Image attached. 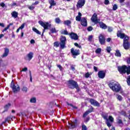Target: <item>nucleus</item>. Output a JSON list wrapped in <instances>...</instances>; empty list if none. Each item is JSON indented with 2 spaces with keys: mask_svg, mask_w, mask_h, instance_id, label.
I'll return each instance as SVG.
<instances>
[{
  "mask_svg": "<svg viewBox=\"0 0 130 130\" xmlns=\"http://www.w3.org/2000/svg\"><path fill=\"white\" fill-rule=\"evenodd\" d=\"M117 37H120L121 39H123V46L124 49H129V43L128 42V40L129 38L127 37V36L125 35V34L122 33L121 30H118L117 33Z\"/></svg>",
  "mask_w": 130,
  "mask_h": 130,
  "instance_id": "obj_1",
  "label": "nucleus"
},
{
  "mask_svg": "<svg viewBox=\"0 0 130 130\" xmlns=\"http://www.w3.org/2000/svg\"><path fill=\"white\" fill-rule=\"evenodd\" d=\"M109 86L110 89L114 91V92H119L121 89V86L120 85L114 81H111L109 84Z\"/></svg>",
  "mask_w": 130,
  "mask_h": 130,
  "instance_id": "obj_2",
  "label": "nucleus"
},
{
  "mask_svg": "<svg viewBox=\"0 0 130 130\" xmlns=\"http://www.w3.org/2000/svg\"><path fill=\"white\" fill-rule=\"evenodd\" d=\"M118 71L120 74H125V73H126L127 75H129L130 66H128V67L125 66L118 67Z\"/></svg>",
  "mask_w": 130,
  "mask_h": 130,
  "instance_id": "obj_3",
  "label": "nucleus"
},
{
  "mask_svg": "<svg viewBox=\"0 0 130 130\" xmlns=\"http://www.w3.org/2000/svg\"><path fill=\"white\" fill-rule=\"evenodd\" d=\"M68 87L70 88V89H78V87H79V85L77 82L74 80H69L68 81Z\"/></svg>",
  "mask_w": 130,
  "mask_h": 130,
  "instance_id": "obj_4",
  "label": "nucleus"
},
{
  "mask_svg": "<svg viewBox=\"0 0 130 130\" xmlns=\"http://www.w3.org/2000/svg\"><path fill=\"white\" fill-rule=\"evenodd\" d=\"M39 24L43 27L45 30L48 29V28H50L51 27V23H49L48 22H43L42 21H39Z\"/></svg>",
  "mask_w": 130,
  "mask_h": 130,
  "instance_id": "obj_5",
  "label": "nucleus"
},
{
  "mask_svg": "<svg viewBox=\"0 0 130 130\" xmlns=\"http://www.w3.org/2000/svg\"><path fill=\"white\" fill-rule=\"evenodd\" d=\"M11 87L12 88L14 93H16V92H18V91H20V86L18 84H15L13 81L11 84Z\"/></svg>",
  "mask_w": 130,
  "mask_h": 130,
  "instance_id": "obj_6",
  "label": "nucleus"
},
{
  "mask_svg": "<svg viewBox=\"0 0 130 130\" xmlns=\"http://www.w3.org/2000/svg\"><path fill=\"white\" fill-rule=\"evenodd\" d=\"M66 41H67V38L64 36H61L60 38V46L61 49L66 48Z\"/></svg>",
  "mask_w": 130,
  "mask_h": 130,
  "instance_id": "obj_7",
  "label": "nucleus"
},
{
  "mask_svg": "<svg viewBox=\"0 0 130 130\" xmlns=\"http://www.w3.org/2000/svg\"><path fill=\"white\" fill-rule=\"evenodd\" d=\"M85 2L86 1L85 0H79L76 5L77 8L80 9L81 8L84 7Z\"/></svg>",
  "mask_w": 130,
  "mask_h": 130,
  "instance_id": "obj_8",
  "label": "nucleus"
},
{
  "mask_svg": "<svg viewBox=\"0 0 130 130\" xmlns=\"http://www.w3.org/2000/svg\"><path fill=\"white\" fill-rule=\"evenodd\" d=\"M106 74L104 71H100L98 72V76L100 79H104Z\"/></svg>",
  "mask_w": 130,
  "mask_h": 130,
  "instance_id": "obj_9",
  "label": "nucleus"
},
{
  "mask_svg": "<svg viewBox=\"0 0 130 130\" xmlns=\"http://www.w3.org/2000/svg\"><path fill=\"white\" fill-rule=\"evenodd\" d=\"M91 20L93 23L97 24L98 23V17H97V14L94 13L92 16L91 17Z\"/></svg>",
  "mask_w": 130,
  "mask_h": 130,
  "instance_id": "obj_10",
  "label": "nucleus"
},
{
  "mask_svg": "<svg viewBox=\"0 0 130 130\" xmlns=\"http://www.w3.org/2000/svg\"><path fill=\"white\" fill-rule=\"evenodd\" d=\"M69 35L71 39H73L74 40H78V39H79V36H78V35L75 32H71V34H69Z\"/></svg>",
  "mask_w": 130,
  "mask_h": 130,
  "instance_id": "obj_11",
  "label": "nucleus"
},
{
  "mask_svg": "<svg viewBox=\"0 0 130 130\" xmlns=\"http://www.w3.org/2000/svg\"><path fill=\"white\" fill-rule=\"evenodd\" d=\"M99 40L102 45L105 44V37H104L102 35H100L99 37Z\"/></svg>",
  "mask_w": 130,
  "mask_h": 130,
  "instance_id": "obj_12",
  "label": "nucleus"
},
{
  "mask_svg": "<svg viewBox=\"0 0 130 130\" xmlns=\"http://www.w3.org/2000/svg\"><path fill=\"white\" fill-rule=\"evenodd\" d=\"M81 24L82 26H83V27H87L88 25L87 22V19L85 17H83L81 19V20L80 21Z\"/></svg>",
  "mask_w": 130,
  "mask_h": 130,
  "instance_id": "obj_13",
  "label": "nucleus"
},
{
  "mask_svg": "<svg viewBox=\"0 0 130 130\" xmlns=\"http://www.w3.org/2000/svg\"><path fill=\"white\" fill-rule=\"evenodd\" d=\"M33 55H34V54L32 52H30L28 54L26 55V58L27 59V60H31L32 58H33Z\"/></svg>",
  "mask_w": 130,
  "mask_h": 130,
  "instance_id": "obj_14",
  "label": "nucleus"
},
{
  "mask_svg": "<svg viewBox=\"0 0 130 130\" xmlns=\"http://www.w3.org/2000/svg\"><path fill=\"white\" fill-rule=\"evenodd\" d=\"M68 126L69 128H75V127L77 126V119L75 120L74 124H73V123L69 122Z\"/></svg>",
  "mask_w": 130,
  "mask_h": 130,
  "instance_id": "obj_15",
  "label": "nucleus"
},
{
  "mask_svg": "<svg viewBox=\"0 0 130 130\" xmlns=\"http://www.w3.org/2000/svg\"><path fill=\"white\" fill-rule=\"evenodd\" d=\"M89 102H90L91 104L93 105V106H99V103L94 100L93 99H91L89 101Z\"/></svg>",
  "mask_w": 130,
  "mask_h": 130,
  "instance_id": "obj_16",
  "label": "nucleus"
},
{
  "mask_svg": "<svg viewBox=\"0 0 130 130\" xmlns=\"http://www.w3.org/2000/svg\"><path fill=\"white\" fill-rule=\"evenodd\" d=\"M93 109H94L93 108V107H91V108L89 109H88L84 113L83 117H86V116H87V115H88L89 113H91V112H92Z\"/></svg>",
  "mask_w": 130,
  "mask_h": 130,
  "instance_id": "obj_17",
  "label": "nucleus"
},
{
  "mask_svg": "<svg viewBox=\"0 0 130 130\" xmlns=\"http://www.w3.org/2000/svg\"><path fill=\"white\" fill-rule=\"evenodd\" d=\"M93 109H94L93 108V107H91V108L89 109H88L84 113L83 117H86V116H87V115H88L89 113H91V112H92Z\"/></svg>",
  "mask_w": 130,
  "mask_h": 130,
  "instance_id": "obj_18",
  "label": "nucleus"
},
{
  "mask_svg": "<svg viewBox=\"0 0 130 130\" xmlns=\"http://www.w3.org/2000/svg\"><path fill=\"white\" fill-rule=\"evenodd\" d=\"M71 53L73 55H79V54H80V53H79V50H74L73 48L71 49Z\"/></svg>",
  "mask_w": 130,
  "mask_h": 130,
  "instance_id": "obj_19",
  "label": "nucleus"
},
{
  "mask_svg": "<svg viewBox=\"0 0 130 130\" xmlns=\"http://www.w3.org/2000/svg\"><path fill=\"white\" fill-rule=\"evenodd\" d=\"M12 119H13V116H8L5 119V121L3 122V124H5L6 122H9V121H11V120H12Z\"/></svg>",
  "mask_w": 130,
  "mask_h": 130,
  "instance_id": "obj_20",
  "label": "nucleus"
},
{
  "mask_svg": "<svg viewBox=\"0 0 130 130\" xmlns=\"http://www.w3.org/2000/svg\"><path fill=\"white\" fill-rule=\"evenodd\" d=\"M76 20L78 22H81L82 20V13L81 12H78V16H76Z\"/></svg>",
  "mask_w": 130,
  "mask_h": 130,
  "instance_id": "obj_21",
  "label": "nucleus"
},
{
  "mask_svg": "<svg viewBox=\"0 0 130 130\" xmlns=\"http://www.w3.org/2000/svg\"><path fill=\"white\" fill-rule=\"evenodd\" d=\"M100 27L102 28V29H107V25L102 22L100 23Z\"/></svg>",
  "mask_w": 130,
  "mask_h": 130,
  "instance_id": "obj_22",
  "label": "nucleus"
},
{
  "mask_svg": "<svg viewBox=\"0 0 130 130\" xmlns=\"http://www.w3.org/2000/svg\"><path fill=\"white\" fill-rule=\"evenodd\" d=\"M18 12L16 11H13L11 13L12 17L13 18H14V19L18 18Z\"/></svg>",
  "mask_w": 130,
  "mask_h": 130,
  "instance_id": "obj_23",
  "label": "nucleus"
},
{
  "mask_svg": "<svg viewBox=\"0 0 130 130\" xmlns=\"http://www.w3.org/2000/svg\"><path fill=\"white\" fill-rule=\"evenodd\" d=\"M10 50H9V49H5V52L4 53V54L3 55L2 57H5L6 56H8V54H9V52Z\"/></svg>",
  "mask_w": 130,
  "mask_h": 130,
  "instance_id": "obj_24",
  "label": "nucleus"
},
{
  "mask_svg": "<svg viewBox=\"0 0 130 130\" xmlns=\"http://www.w3.org/2000/svg\"><path fill=\"white\" fill-rule=\"evenodd\" d=\"M32 30H33V31L37 33V34H39V35H41V32H40L39 30H38V29H37V28H36L35 27H33Z\"/></svg>",
  "mask_w": 130,
  "mask_h": 130,
  "instance_id": "obj_25",
  "label": "nucleus"
},
{
  "mask_svg": "<svg viewBox=\"0 0 130 130\" xmlns=\"http://www.w3.org/2000/svg\"><path fill=\"white\" fill-rule=\"evenodd\" d=\"M11 107V104H8L4 107L5 111H8L9 108Z\"/></svg>",
  "mask_w": 130,
  "mask_h": 130,
  "instance_id": "obj_26",
  "label": "nucleus"
},
{
  "mask_svg": "<svg viewBox=\"0 0 130 130\" xmlns=\"http://www.w3.org/2000/svg\"><path fill=\"white\" fill-rule=\"evenodd\" d=\"M71 23L72 22H71V20H68L64 21V22H63V24L64 25H67V26H70V25H71Z\"/></svg>",
  "mask_w": 130,
  "mask_h": 130,
  "instance_id": "obj_27",
  "label": "nucleus"
},
{
  "mask_svg": "<svg viewBox=\"0 0 130 130\" xmlns=\"http://www.w3.org/2000/svg\"><path fill=\"white\" fill-rule=\"evenodd\" d=\"M53 44H54V47L57 48L59 46V45H60V43L59 42L56 41V42H55Z\"/></svg>",
  "mask_w": 130,
  "mask_h": 130,
  "instance_id": "obj_28",
  "label": "nucleus"
},
{
  "mask_svg": "<svg viewBox=\"0 0 130 130\" xmlns=\"http://www.w3.org/2000/svg\"><path fill=\"white\" fill-rule=\"evenodd\" d=\"M49 3L51 6H56V2H55L54 0H50Z\"/></svg>",
  "mask_w": 130,
  "mask_h": 130,
  "instance_id": "obj_29",
  "label": "nucleus"
},
{
  "mask_svg": "<svg viewBox=\"0 0 130 130\" xmlns=\"http://www.w3.org/2000/svg\"><path fill=\"white\" fill-rule=\"evenodd\" d=\"M116 98L119 101H122V96L119 94H116Z\"/></svg>",
  "mask_w": 130,
  "mask_h": 130,
  "instance_id": "obj_30",
  "label": "nucleus"
},
{
  "mask_svg": "<svg viewBox=\"0 0 130 130\" xmlns=\"http://www.w3.org/2000/svg\"><path fill=\"white\" fill-rule=\"evenodd\" d=\"M22 91H23V92H24L25 93H27L28 91V88L26 86H23L22 88Z\"/></svg>",
  "mask_w": 130,
  "mask_h": 130,
  "instance_id": "obj_31",
  "label": "nucleus"
},
{
  "mask_svg": "<svg viewBox=\"0 0 130 130\" xmlns=\"http://www.w3.org/2000/svg\"><path fill=\"white\" fill-rule=\"evenodd\" d=\"M117 123L118 124H121L122 125L123 123H122V120H121L120 118H118L117 119Z\"/></svg>",
  "mask_w": 130,
  "mask_h": 130,
  "instance_id": "obj_32",
  "label": "nucleus"
},
{
  "mask_svg": "<svg viewBox=\"0 0 130 130\" xmlns=\"http://www.w3.org/2000/svg\"><path fill=\"white\" fill-rule=\"evenodd\" d=\"M115 54L116 56H121V54L120 53V52H119V50H117Z\"/></svg>",
  "mask_w": 130,
  "mask_h": 130,
  "instance_id": "obj_33",
  "label": "nucleus"
},
{
  "mask_svg": "<svg viewBox=\"0 0 130 130\" xmlns=\"http://www.w3.org/2000/svg\"><path fill=\"white\" fill-rule=\"evenodd\" d=\"M30 103H35L36 102V98H32L30 100Z\"/></svg>",
  "mask_w": 130,
  "mask_h": 130,
  "instance_id": "obj_34",
  "label": "nucleus"
},
{
  "mask_svg": "<svg viewBox=\"0 0 130 130\" xmlns=\"http://www.w3.org/2000/svg\"><path fill=\"white\" fill-rule=\"evenodd\" d=\"M50 31L51 32V33H57V30H56V29H55V28H52L50 29Z\"/></svg>",
  "mask_w": 130,
  "mask_h": 130,
  "instance_id": "obj_35",
  "label": "nucleus"
},
{
  "mask_svg": "<svg viewBox=\"0 0 130 130\" xmlns=\"http://www.w3.org/2000/svg\"><path fill=\"white\" fill-rule=\"evenodd\" d=\"M61 33L63 35H69L70 34H69V32H68V30H64L62 31Z\"/></svg>",
  "mask_w": 130,
  "mask_h": 130,
  "instance_id": "obj_36",
  "label": "nucleus"
},
{
  "mask_svg": "<svg viewBox=\"0 0 130 130\" xmlns=\"http://www.w3.org/2000/svg\"><path fill=\"white\" fill-rule=\"evenodd\" d=\"M28 8L29 10H30L31 11H32L35 9V6H34V5H33V4H32L31 6H28Z\"/></svg>",
  "mask_w": 130,
  "mask_h": 130,
  "instance_id": "obj_37",
  "label": "nucleus"
},
{
  "mask_svg": "<svg viewBox=\"0 0 130 130\" xmlns=\"http://www.w3.org/2000/svg\"><path fill=\"white\" fill-rule=\"evenodd\" d=\"M108 120L110 121L111 122H113L114 119L111 116H109Z\"/></svg>",
  "mask_w": 130,
  "mask_h": 130,
  "instance_id": "obj_38",
  "label": "nucleus"
},
{
  "mask_svg": "<svg viewBox=\"0 0 130 130\" xmlns=\"http://www.w3.org/2000/svg\"><path fill=\"white\" fill-rule=\"evenodd\" d=\"M55 22L56 24H59V23H60V19L59 18H57L55 19Z\"/></svg>",
  "mask_w": 130,
  "mask_h": 130,
  "instance_id": "obj_39",
  "label": "nucleus"
},
{
  "mask_svg": "<svg viewBox=\"0 0 130 130\" xmlns=\"http://www.w3.org/2000/svg\"><path fill=\"white\" fill-rule=\"evenodd\" d=\"M117 5L116 4H114L113 6V11H116L117 10Z\"/></svg>",
  "mask_w": 130,
  "mask_h": 130,
  "instance_id": "obj_40",
  "label": "nucleus"
},
{
  "mask_svg": "<svg viewBox=\"0 0 130 130\" xmlns=\"http://www.w3.org/2000/svg\"><path fill=\"white\" fill-rule=\"evenodd\" d=\"M100 52H101V48H98V49L95 50V53H97L98 54H99V53H100Z\"/></svg>",
  "mask_w": 130,
  "mask_h": 130,
  "instance_id": "obj_41",
  "label": "nucleus"
},
{
  "mask_svg": "<svg viewBox=\"0 0 130 130\" xmlns=\"http://www.w3.org/2000/svg\"><path fill=\"white\" fill-rule=\"evenodd\" d=\"M127 84L128 86H130V75L127 78Z\"/></svg>",
  "mask_w": 130,
  "mask_h": 130,
  "instance_id": "obj_42",
  "label": "nucleus"
},
{
  "mask_svg": "<svg viewBox=\"0 0 130 130\" xmlns=\"http://www.w3.org/2000/svg\"><path fill=\"white\" fill-rule=\"evenodd\" d=\"M67 104H68V105H69L70 106H71V107H72V108H73V109H77L76 107L75 106H74V105H73L72 104H69V103H68Z\"/></svg>",
  "mask_w": 130,
  "mask_h": 130,
  "instance_id": "obj_43",
  "label": "nucleus"
},
{
  "mask_svg": "<svg viewBox=\"0 0 130 130\" xmlns=\"http://www.w3.org/2000/svg\"><path fill=\"white\" fill-rule=\"evenodd\" d=\"M92 39H93V36L92 35L89 36L88 39V41L89 42L92 41Z\"/></svg>",
  "mask_w": 130,
  "mask_h": 130,
  "instance_id": "obj_44",
  "label": "nucleus"
},
{
  "mask_svg": "<svg viewBox=\"0 0 130 130\" xmlns=\"http://www.w3.org/2000/svg\"><path fill=\"white\" fill-rule=\"evenodd\" d=\"M113 30V28H112V27H109V26L108 27V32H112Z\"/></svg>",
  "mask_w": 130,
  "mask_h": 130,
  "instance_id": "obj_45",
  "label": "nucleus"
},
{
  "mask_svg": "<svg viewBox=\"0 0 130 130\" xmlns=\"http://www.w3.org/2000/svg\"><path fill=\"white\" fill-rule=\"evenodd\" d=\"M90 76H91V74H89V72H87L85 74V78H89V77H90Z\"/></svg>",
  "mask_w": 130,
  "mask_h": 130,
  "instance_id": "obj_46",
  "label": "nucleus"
},
{
  "mask_svg": "<svg viewBox=\"0 0 130 130\" xmlns=\"http://www.w3.org/2000/svg\"><path fill=\"white\" fill-rule=\"evenodd\" d=\"M57 68H58L59 69L60 71L63 70V68H62V67H61V66H60L59 64H57Z\"/></svg>",
  "mask_w": 130,
  "mask_h": 130,
  "instance_id": "obj_47",
  "label": "nucleus"
},
{
  "mask_svg": "<svg viewBox=\"0 0 130 130\" xmlns=\"http://www.w3.org/2000/svg\"><path fill=\"white\" fill-rule=\"evenodd\" d=\"M107 52H108V53H110V51H111V48H110V47H107Z\"/></svg>",
  "mask_w": 130,
  "mask_h": 130,
  "instance_id": "obj_48",
  "label": "nucleus"
},
{
  "mask_svg": "<svg viewBox=\"0 0 130 130\" xmlns=\"http://www.w3.org/2000/svg\"><path fill=\"white\" fill-rule=\"evenodd\" d=\"M82 130H87V126H86V125L83 124L82 126Z\"/></svg>",
  "mask_w": 130,
  "mask_h": 130,
  "instance_id": "obj_49",
  "label": "nucleus"
},
{
  "mask_svg": "<svg viewBox=\"0 0 130 130\" xmlns=\"http://www.w3.org/2000/svg\"><path fill=\"white\" fill-rule=\"evenodd\" d=\"M25 27V23L22 24L21 26H20L19 28L20 30H22V29H24V27Z\"/></svg>",
  "mask_w": 130,
  "mask_h": 130,
  "instance_id": "obj_50",
  "label": "nucleus"
},
{
  "mask_svg": "<svg viewBox=\"0 0 130 130\" xmlns=\"http://www.w3.org/2000/svg\"><path fill=\"white\" fill-rule=\"evenodd\" d=\"M74 45L77 47H78V48H82V46L79 45L78 43H74Z\"/></svg>",
  "mask_w": 130,
  "mask_h": 130,
  "instance_id": "obj_51",
  "label": "nucleus"
},
{
  "mask_svg": "<svg viewBox=\"0 0 130 130\" xmlns=\"http://www.w3.org/2000/svg\"><path fill=\"white\" fill-rule=\"evenodd\" d=\"M92 30H93V27H92V26H88L87 27V30H88L89 31H92Z\"/></svg>",
  "mask_w": 130,
  "mask_h": 130,
  "instance_id": "obj_52",
  "label": "nucleus"
},
{
  "mask_svg": "<svg viewBox=\"0 0 130 130\" xmlns=\"http://www.w3.org/2000/svg\"><path fill=\"white\" fill-rule=\"evenodd\" d=\"M106 123L107 125H108L109 127H110V126H111V124L110 123V122H109V120L106 121Z\"/></svg>",
  "mask_w": 130,
  "mask_h": 130,
  "instance_id": "obj_53",
  "label": "nucleus"
},
{
  "mask_svg": "<svg viewBox=\"0 0 130 130\" xmlns=\"http://www.w3.org/2000/svg\"><path fill=\"white\" fill-rule=\"evenodd\" d=\"M76 66H75V65H71V70H72V71H75V67Z\"/></svg>",
  "mask_w": 130,
  "mask_h": 130,
  "instance_id": "obj_54",
  "label": "nucleus"
},
{
  "mask_svg": "<svg viewBox=\"0 0 130 130\" xmlns=\"http://www.w3.org/2000/svg\"><path fill=\"white\" fill-rule=\"evenodd\" d=\"M30 81L32 82V75L31 74V71H29Z\"/></svg>",
  "mask_w": 130,
  "mask_h": 130,
  "instance_id": "obj_55",
  "label": "nucleus"
},
{
  "mask_svg": "<svg viewBox=\"0 0 130 130\" xmlns=\"http://www.w3.org/2000/svg\"><path fill=\"white\" fill-rule=\"evenodd\" d=\"M0 6H1L2 8H5V7H6V4H5V3H2L1 4H0Z\"/></svg>",
  "mask_w": 130,
  "mask_h": 130,
  "instance_id": "obj_56",
  "label": "nucleus"
},
{
  "mask_svg": "<svg viewBox=\"0 0 130 130\" xmlns=\"http://www.w3.org/2000/svg\"><path fill=\"white\" fill-rule=\"evenodd\" d=\"M27 71H28V68H27V67L23 68L22 70V72H27Z\"/></svg>",
  "mask_w": 130,
  "mask_h": 130,
  "instance_id": "obj_57",
  "label": "nucleus"
},
{
  "mask_svg": "<svg viewBox=\"0 0 130 130\" xmlns=\"http://www.w3.org/2000/svg\"><path fill=\"white\" fill-rule=\"evenodd\" d=\"M12 7H15L16 6V7H18V5H17V3H13L11 5Z\"/></svg>",
  "mask_w": 130,
  "mask_h": 130,
  "instance_id": "obj_58",
  "label": "nucleus"
},
{
  "mask_svg": "<svg viewBox=\"0 0 130 130\" xmlns=\"http://www.w3.org/2000/svg\"><path fill=\"white\" fill-rule=\"evenodd\" d=\"M38 4H39V2L36 1V3L32 4V6H37Z\"/></svg>",
  "mask_w": 130,
  "mask_h": 130,
  "instance_id": "obj_59",
  "label": "nucleus"
},
{
  "mask_svg": "<svg viewBox=\"0 0 130 130\" xmlns=\"http://www.w3.org/2000/svg\"><path fill=\"white\" fill-rule=\"evenodd\" d=\"M109 4V0H105V5H108Z\"/></svg>",
  "mask_w": 130,
  "mask_h": 130,
  "instance_id": "obj_60",
  "label": "nucleus"
},
{
  "mask_svg": "<svg viewBox=\"0 0 130 130\" xmlns=\"http://www.w3.org/2000/svg\"><path fill=\"white\" fill-rule=\"evenodd\" d=\"M93 69H94L95 72H98V68H97L96 67L94 66Z\"/></svg>",
  "mask_w": 130,
  "mask_h": 130,
  "instance_id": "obj_61",
  "label": "nucleus"
},
{
  "mask_svg": "<svg viewBox=\"0 0 130 130\" xmlns=\"http://www.w3.org/2000/svg\"><path fill=\"white\" fill-rule=\"evenodd\" d=\"M8 29H9V26H7V27L5 28V29H3V32H5V31H7Z\"/></svg>",
  "mask_w": 130,
  "mask_h": 130,
  "instance_id": "obj_62",
  "label": "nucleus"
},
{
  "mask_svg": "<svg viewBox=\"0 0 130 130\" xmlns=\"http://www.w3.org/2000/svg\"><path fill=\"white\" fill-rule=\"evenodd\" d=\"M30 43H31V44H34V43H35V40H31Z\"/></svg>",
  "mask_w": 130,
  "mask_h": 130,
  "instance_id": "obj_63",
  "label": "nucleus"
},
{
  "mask_svg": "<svg viewBox=\"0 0 130 130\" xmlns=\"http://www.w3.org/2000/svg\"><path fill=\"white\" fill-rule=\"evenodd\" d=\"M110 41H111V38H108L107 39V42H110Z\"/></svg>",
  "mask_w": 130,
  "mask_h": 130,
  "instance_id": "obj_64",
  "label": "nucleus"
}]
</instances>
